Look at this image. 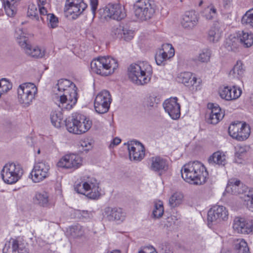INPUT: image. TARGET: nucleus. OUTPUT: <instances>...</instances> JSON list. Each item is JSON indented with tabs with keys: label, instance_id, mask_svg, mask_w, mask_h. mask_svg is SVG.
Wrapping results in <instances>:
<instances>
[{
	"label": "nucleus",
	"instance_id": "obj_1",
	"mask_svg": "<svg viewBox=\"0 0 253 253\" xmlns=\"http://www.w3.org/2000/svg\"><path fill=\"white\" fill-rule=\"evenodd\" d=\"M181 173L185 181L194 185L203 184L208 176L206 168L199 161L190 162L185 164L181 169Z\"/></svg>",
	"mask_w": 253,
	"mask_h": 253
},
{
	"label": "nucleus",
	"instance_id": "obj_2",
	"mask_svg": "<svg viewBox=\"0 0 253 253\" xmlns=\"http://www.w3.org/2000/svg\"><path fill=\"white\" fill-rule=\"evenodd\" d=\"M152 74L151 66L145 61L138 64H132L128 68L129 79L137 85H143L148 83L150 80Z\"/></svg>",
	"mask_w": 253,
	"mask_h": 253
},
{
	"label": "nucleus",
	"instance_id": "obj_3",
	"mask_svg": "<svg viewBox=\"0 0 253 253\" xmlns=\"http://www.w3.org/2000/svg\"><path fill=\"white\" fill-rule=\"evenodd\" d=\"M82 181L76 185L75 190L90 199H97L101 195L99 183L93 177L83 176Z\"/></svg>",
	"mask_w": 253,
	"mask_h": 253
},
{
	"label": "nucleus",
	"instance_id": "obj_4",
	"mask_svg": "<svg viewBox=\"0 0 253 253\" xmlns=\"http://www.w3.org/2000/svg\"><path fill=\"white\" fill-rule=\"evenodd\" d=\"M118 67L117 61L110 57H100L90 63L92 71L101 76H107L114 73Z\"/></svg>",
	"mask_w": 253,
	"mask_h": 253
},
{
	"label": "nucleus",
	"instance_id": "obj_5",
	"mask_svg": "<svg viewBox=\"0 0 253 253\" xmlns=\"http://www.w3.org/2000/svg\"><path fill=\"white\" fill-rule=\"evenodd\" d=\"M23 170L19 164L8 163L3 167L1 176L3 181L8 184L17 182L22 177Z\"/></svg>",
	"mask_w": 253,
	"mask_h": 253
},
{
	"label": "nucleus",
	"instance_id": "obj_6",
	"mask_svg": "<svg viewBox=\"0 0 253 253\" xmlns=\"http://www.w3.org/2000/svg\"><path fill=\"white\" fill-rule=\"evenodd\" d=\"M84 115L77 112L74 113L64 121L67 130L70 133L76 134H83L88 130L90 123H86L83 126L81 121L84 120Z\"/></svg>",
	"mask_w": 253,
	"mask_h": 253
},
{
	"label": "nucleus",
	"instance_id": "obj_7",
	"mask_svg": "<svg viewBox=\"0 0 253 253\" xmlns=\"http://www.w3.org/2000/svg\"><path fill=\"white\" fill-rule=\"evenodd\" d=\"M37 91V88L34 84L27 83L20 85L17 90L19 102L24 107L29 106L35 99Z\"/></svg>",
	"mask_w": 253,
	"mask_h": 253
},
{
	"label": "nucleus",
	"instance_id": "obj_8",
	"mask_svg": "<svg viewBox=\"0 0 253 253\" xmlns=\"http://www.w3.org/2000/svg\"><path fill=\"white\" fill-rule=\"evenodd\" d=\"M133 7L135 16L142 21L151 19L155 13V9L150 0H138Z\"/></svg>",
	"mask_w": 253,
	"mask_h": 253
},
{
	"label": "nucleus",
	"instance_id": "obj_9",
	"mask_svg": "<svg viewBox=\"0 0 253 253\" xmlns=\"http://www.w3.org/2000/svg\"><path fill=\"white\" fill-rule=\"evenodd\" d=\"M250 127L245 122L235 121L228 127L230 136L238 141L246 140L250 136Z\"/></svg>",
	"mask_w": 253,
	"mask_h": 253
},
{
	"label": "nucleus",
	"instance_id": "obj_10",
	"mask_svg": "<svg viewBox=\"0 0 253 253\" xmlns=\"http://www.w3.org/2000/svg\"><path fill=\"white\" fill-rule=\"evenodd\" d=\"M228 217V211L226 208L220 205L212 206L208 212V226L213 223H219L222 221H225Z\"/></svg>",
	"mask_w": 253,
	"mask_h": 253
},
{
	"label": "nucleus",
	"instance_id": "obj_11",
	"mask_svg": "<svg viewBox=\"0 0 253 253\" xmlns=\"http://www.w3.org/2000/svg\"><path fill=\"white\" fill-rule=\"evenodd\" d=\"M87 7V4L83 0H67L64 12L66 16H71L75 19L80 16Z\"/></svg>",
	"mask_w": 253,
	"mask_h": 253
},
{
	"label": "nucleus",
	"instance_id": "obj_12",
	"mask_svg": "<svg viewBox=\"0 0 253 253\" xmlns=\"http://www.w3.org/2000/svg\"><path fill=\"white\" fill-rule=\"evenodd\" d=\"M49 165L44 162H38L34 165L31 176L33 182H40L49 175Z\"/></svg>",
	"mask_w": 253,
	"mask_h": 253
},
{
	"label": "nucleus",
	"instance_id": "obj_13",
	"mask_svg": "<svg viewBox=\"0 0 253 253\" xmlns=\"http://www.w3.org/2000/svg\"><path fill=\"white\" fill-rule=\"evenodd\" d=\"M82 165V159L74 154H67L62 157L57 163L59 168L66 169H77Z\"/></svg>",
	"mask_w": 253,
	"mask_h": 253
},
{
	"label": "nucleus",
	"instance_id": "obj_14",
	"mask_svg": "<svg viewBox=\"0 0 253 253\" xmlns=\"http://www.w3.org/2000/svg\"><path fill=\"white\" fill-rule=\"evenodd\" d=\"M105 16L120 21L124 19L126 13L124 7L118 3H108L103 9Z\"/></svg>",
	"mask_w": 253,
	"mask_h": 253
},
{
	"label": "nucleus",
	"instance_id": "obj_15",
	"mask_svg": "<svg viewBox=\"0 0 253 253\" xmlns=\"http://www.w3.org/2000/svg\"><path fill=\"white\" fill-rule=\"evenodd\" d=\"M233 229L238 233L250 234L253 231V221L236 217L233 221Z\"/></svg>",
	"mask_w": 253,
	"mask_h": 253
},
{
	"label": "nucleus",
	"instance_id": "obj_16",
	"mask_svg": "<svg viewBox=\"0 0 253 253\" xmlns=\"http://www.w3.org/2000/svg\"><path fill=\"white\" fill-rule=\"evenodd\" d=\"M70 92L59 94L60 101L58 106L63 110H71L76 104L78 100L77 90H71Z\"/></svg>",
	"mask_w": 253,
	"mask_h": 253
},
{
	"label": "nucleus",
	"instance_id": "obj_17",
	"mask_svg": "<svg viewBox=\"0 0 253 253\" xmlns=\"http://www.w3.org/2000/svg\"><path fill=\"white\" fill-rule=\"evenodd\" d=\"M177 81L185 84L193 92L200 89V82H197V78L193 77L191 72H185L179 74L177 77Z\"/></svg>",
	"mask_w": 253,
	"mask_h": 253
},
{
	"label": "nucleus",
	"instance_id": "obj_18",
	"mask_svg": "<svg viewBox=\"0 0 253 253\" xmlns=\"http://www.w3.org/2000/svg\"><path fill=\"white\" fill-rule=\"evenodd\" d=\"M128 150L130 160L140 161L145 156V148L143 145L138 141H131L128 143Z\"/></svg>",
	"mask_w": 253,
	"mask_h": 253
},
{
	"label": "nucleus",
	"instance_id": "obj_19",
	"mask_svg": "<svg viewBox=\"0 0 253 253\" xmlns=\"http://www.w3.org/2000/svg\"><path fill=\"white\" fill-rule=\"evenodd\" d=\"M174 55V49L172 45L169 43L163 44L155 55V60L158 65H164L165 61Z\"/></svg>",
	"mask_w": 253,
	"mask_h": 253
},
{
	"label": "nucleus",
	"instance_id": "obj_20",
	"mask_svg": "<svg viewBox=\"0 0 253 253\" xmlns=\"http://www.w3.org/2000/svg\"><path fill=\"white\" fill-rule=\"evenodd\" d=\"M248 190V187L244 185L239 180L235 178L229 180L226 187V191L233 195L243 196Z\"/></svg>",
	"mask_w": 253,
	"mask_h": 253
},
{
	"label": "nucleus",
	"instance_id": "obj_21",
	"mask_svg": "<svg viewBox=\"0 0 253 253\" xmlns=\"http://www.w3.org/2000/svg\"><path fill=\"white\" fill-rule=\"evenodd\" d=\"M111 102L112 98L110 92L105 90L101 91L97 95L94 100L95 111H97V108L99 109L100 106H101L103 109L108 111Z\"/></svg>",
	"mask_w": 253,
	"mask_h": 253
},
{
	"label": "nucleus",
	"instance_id": "obj_22",
	"mask_svg": "<svg viewBox=\"0 0 253 253\" xmlns=\"http://www.w3.org/2000/svg\"><path fill=\"white\" fill-rule=\"evenodd\" d=\"M199 17L196 12L194 10L188 11L185 12L181 21L182 26L188 30L192 29L198 24Z\"/></svg>",
	"mask_w": 253,
	"mask_h": 253
},
{
	"label": "nucleus",
	"instance_id": "obj_23",
	"mask_svg": "<svg viewBox=\"0 0 253 253\" xmlns=\"http://www.w3.org/2000/svg\"><path fill=\"white\" fill-rule=\"evenodd\" d=\"M104 217L109 221H123L125 213L121 208L107 207L104 210Z\"/></svg>",
	"mask_w": 253,
	"mask_h": 253
},
{
	"label": "nucleus",
	"instance_id": "obj_24",
	"mask_svg": "<svg viewBox=\"0 0 253 253\" xmlns=\"http://www.w3.org/2000/svg\"><path fill=\"white\" fill-rule=\"evenodd\" d=\"M150 169L161 174L168 169L167 161L160 157H153L151 158Z\"/></svg>",
	"mask_w": 253,
	"mask_h": 253
},
{
	"label": "nucleus",
	"instance_id": "obj_25",
	"mask_svg": "<svg viewBox=\"0 0 253 253\" xmlns=\"http://www.w3.org/2000/svg\"><path fill=\"white\" fill-rule=\"evenodd\" d=\"M220 97L226 100H232L238 98L241 94V90L234 86L231 88L225 86L219 90Z\"/></svg>",
	"mask_w": 253,
	"mask_h": 253
},
{
	"label": "nucleus",
	"instance_id": "obj_26",
	"mask_svg": "<svg viewBox=\"0 0 253 253\" xmlns=\"http://www.w3.org/2000/svg\"><path fill=\"white\" fill-rule=\"evenodd\" d=\"M56 90L59 92H63V93H66L68 91L70 92L72 91L71 90H77V87L70 81L66 79H61L58 81L57 84L54 87V92L58 94Z\"/></svg>",
	"mask_w": 253,
	"mask_h": 253
},
{
	"label": "nucleus",
	"instance_id": "obj_27",
	"mask_svg": "<svg viewBox=\"0 0 253 253\" xmlns=\"http://www.w3.org/2000/svg\"><path fill=\"white\" fill-rule=\"evenodd\" d=\"M221 35L220 24L217 21L215 22L208 32V40L211 42H217L219 41Z\"/></svg>",
	"mask_w": 253,
	"mask_h": 253
},
{
	"label": "nucleus",
	"instance_id": "obj_28",
	"mask_svg": "<svg viewBox=\"0 0 253 253\" xmlns=\"http://www.w3.org/2000/svg\"><path fill=\"white\" fill-rule=\"evenodd\" d=\"M236 35L239 38L241 44L245 47L251 46L253 44V34L251 32H246L244 31H238Z\"/></svg>",
	"mask_w": 253,
	"mask_h": 253
},
{
	"label": "nucleus",
	"instance_id": "obj_29",
	"mask_svg": "<svg viewBox=\"0 0 253 253\" xmlns=\"http://www.w3.org/2000/svg\"><path fill=\"white\" fill-rule=\"evenodd\" d=\"M15 36L17 42L24 51L26 50L27 48L30 47L31 44H30L29 39L26 36V34L20 28L16 29Z\"/></svg>",
	"mask_w": 253,
	"mask_h": 253
},
{
	"label": "nucleus",
	"instance_id": "obj_30",
	"mask_svg": "<svg viewBox=\"0 0 253 253\" xmlns=\"http://www.w3.org/2000/svg\"><path fill=\"white\" fill-rule=\"evenodd\" d=\"M209 162L211 164L224 166L226 164V156L222 152L217 151L210 157Z\"/></svg>",
	"mask_w": 253,
	"mask_h": 253
},
{
	"label": "nucleus",
	"instance_id": "obj_31",
	"mask_svg": "<svg viewBox=\"0 0 253 253\" xmlns=\"http://www.w3.org/2000/svg\"><path fill=\"white\" fill-rule=\"evenodd\" d=\"M3 5L8 16L13 17L15 15L17 12V0H3Z\"/></svg>",
	"mask_w": 253,
	"mask_h": 253
},
{
	"label": "nucleus",
	"instance_id": "obj_32",
	"mask_svg": "<svg viewBox=\"0 0 253 253\" xmlns=\"http://www.w3.org/2000/svg\"><path fill=\"white\" fill-rule=\"evenodd\" d=\"M235 253H250L247 243L243 239L234 240Z\"/></svg>",
	"mask_w": 253,
	"mask_h": 253
},
{
	"label": "nucleus",
	"instance_id": "obj_33",
	"mask_svg": "<svg viewBox=\"0 0 253 253\" xmlns=\"http://www.w3.org/2000/svg\"><path fill=\"white\" fill-rule=\"evenodd\" d=\"M224 112H210L206 114L207 122L210 124L216 125L224 117Z\"/></svg>",
	"mask_w": 253,
	"mask_h": 253
},
{
	"label": "nucleus",
	"instance_id": "obj_34",
	"mask_svg": "<svg viewBox=\"0 0 253 253\" xmlns=\"http://www.w3.org/2000/svg\"><path fill=\"white\" fill-rule=\"evenodd\" d=\"M163 107L165 111H180V106L177 103V97H171L166 99L163 103Z\"/></svg>",
	"mask_w": 253,
	"mask_h": 253
},
{
	"label": "nucleus",
	"instance_id": "obj_35",
	"mask_svg": "<svg viewBox=\"0 0 253 253\" xmlns=\"http://www.w3.org/2000/svg\"><path fill=\"white\" fill-rule=\"evenodd\" d=\"M240 43V39L237 35H230L226 40L225 47L228 50L235 51Z\"/></svg>",
	"mask_w": 253,
	"mask_h": 253
},
{
	"label": "nucleus",
	"instance_id": "obj_36",
	"mask_svg": "<svg viewBox=\"0 0 253 253\" xmlns=\"http://www.w3.org/2000/svg\"><path fill=\"white\" fill-rule=\"evenodd\" d=\"M25 52L27 55L35 58H43L45 55L44 49L42 50L38 46L33 47L31 45L26 48Z\"/></svg>",
	"mask_w": 253,
	"mask_h": 253
},
{
	"label": "nucleus",
	"instance_id": "obj_37",
	"mask_svg": "<svg viewBox=\"0 0 253 253\" xmlns=\"http://www.w3.org/2000/svg\"><path fill=\"white\" fill-rule=\"evenodd\" d=\"M244 204L251 211H253V188L247 190L243 196L240 197Z\"/></svg>",
	"mask_w": 253,
	"mask_h": 253
},
{
	"label": "nucleus",
	"instance_id": "obj_38",
	"mask_svg": "<svg viewBox=\"0 0 253 253\" xmlns=\"http://www.w3.org/2000/svg\"><path fill=\"white\" fill-rule=\"evenodd\" d=\"M244 73L245 69L243 68L242 62L241 61H238L230 71L229 75L233 76L234 78L240 79L244 76Z\"/></svg>",
	"mask_w": 253,
	"mask_h": 253
},
{
	"label": "nucleus",
	"instance_id": "obj_39",
	"mask_svg": "<svg viewBox=\"0 0 253 253\" xmlns=\"http://www.w3.org/2000/svg\"><path fill=\"white\" fill-rule=\"evenodd\" d=\"M50 120L55 127H60L63 120L62 112H52L50 115Z\"/></svg>",
	"mask_w": 253,
	"mask_h": 253
},
{
	"label": "nucleus",
	"instance_id": "obj_40",
	"mask_svg": "<svg viewBox=\"0 0 253 253\" xmlns=\"http://www.w3.org/2000/svg\"><path fill=\"white\" fill-rule=\"evenodd\" d=\"M18 248V241L11 239L7 242L2 250L3 253H15L16 250Z\"/></svg>",
	"mask_w": 253,
	"mask_h": 253
},
{
	"label": "nucleus",
	"instance_id": "obj_41",
	"mask_svg": "<svg viewBox=\"0 0 253 253\" xmlns=\"http://www.w3.org/2000/svg\"><path fill=\"white\" fill-rule=\"evenodd\" d=\"M48 194L44 191L37 193L35 195V200L37 203L42 207H47L48 205Z\"/></svg>",
	"mask_w": 253,
	"mask_h": 253
},
{
	"label": "nucleus",
	"instance_id": "obj_42",
	"mask_svg": "<svg viewBox=\"0 0 253 253\" xmlns=\"http://www.w3.org/2000/svg\"><path fill=\"white\" fill-rule=\"evenodd\" d=\"M241 23L244 25L253 27V8L247 11L243 16Z\"/></svg>",
	"mask_w": 253,
	"mask_h": 253
},
{
	"label": "nucleus",
	"instance_id": "obj_43",
	"mask_svg": "<svg viewBox=\"0 0 253 253\" xmlns=\"http://www.w3.org/2000/svg\"><path fill=\"white\" fill-rule=\"evenodd\" d=\"M68 232L74 238L81 237L84 234L83 227L79 224L71 226Z\"/></svg>",
	"mask_w": 253,
	"mask_h": 253
},
{
	"label": "nucleus",
	"instance_id": "obj_44",
	"mask_svg": "<svg viewBox=\"0 0 253 253\" xmlns=\"http://www.w3.org/2000/svg\"><path fill=\"white\" fill-rule=\"evenodd\" d=\"M183 195L180 192H175L170 197L169 199V205L174 208L180 205L183 200Z\"/></svg>",
	"mask_w": 253,
	"mask_h": 253
},
{
	"label": "nucleus",
	"instance_id": "obj_45",
	"mask_svg": "<svg viewBox=\"0 0 253 253\" xmlns=\"http://www.w3.org/2000/svg\"><path fill=\"white\" fill-rule=\"evenodd\" d=\"M217 15V10L215 7L211 4L206 7L203 11V16L208 20H212Z\"/></svg>",
	"mask_w": 253,
	"mask_h": 253
},
{
	"label": "nucleus",
	"instance_id": "obj_46",
	"mask_svg": "<svg viewBox=\"0 0 253 253\" xmlns=\"http://www.w3.org/2000/svg\"><path fill=\"white\" fill-rule=\"evenodd\" d=\"M164 211L163 203L161 201L155 203L152 212L153 217L155 218H159L162 217L164 214Z\"/></svg>",
	"mask_w": 253,
	"mask_h": 253
},
{
	"label": "nucleus",
	"instance_id": "obj_47",
	"mask_svg": "<svg viewBox=\"0 0 253 253\" xmlns=\"http://www.w3.org/2000/svg\"><path fill=\"white\" fill-rule=\"evenodd\" d=\"M38 5L34 3H30L28 6L27 14L33 19L39 20V10H38Z\"/></svg>",
	"mask_w": 253,
	"mask_h": 253
},
{
	"label": "nucleus",
	"instance_id": "obj_48",
	"mask_svg": "<svg viewBox=\"0 0 253 253\" xmlns=\"http://www.w3.org/2000/svg\"><path fill=\"white\" fill-rule=\"evenodd\" d=\"M211 51L208 49L203 50L199 55L198 60L201 62H207L210 60Z\"/></svg>",
	"mask_w": 253,
	"mask_h": 253
},
{
	"label": "nucleus",
	"instance_id": "obj_49",
	"mask_svg": "<svg viewBox=\"0 0 253 253\" xmlns=\"http://www.w3.org/2000/svg\"><path fill=\"white\" fill-rule=\"evenodd\" d=\"M47 19L49 21V26L51 28H55L58 26L59 23L58 18L53 13L47 14Z\"/></svg>",
	"mask_w": 253,
	"mask_h": 253
},
{
	"label": "nucleus",
	"instance_id": "obj_50",
	"mask_svg": "<svg viewBox=\"0 0 253 253\" xmlns=\"http://www.w3.org/2000/svg\"><path fill=\"white\" fill-rule=\"evenodd\" d=\"M76 214L78 215V217L83 219H91L93 217L92 212L88 211H77Z\"/></svg>",
	"mask_w": 253,
	"mask_h": 253
},
{
	"label": "nucleus",
	"instance_id": "obj_51",
	"mask_svg": "<svg viewBox=\"0 0 253 253\" xmlns=\"http://www.w3.org/2000/svg\"><path fill=\"white\" fill-rule=\"evenodd\" d=\"M134 36V32L132 30L125 28L123 32V37L124 40L126 41H129L131 40Z\"/></svg>",
	"mask_w": 253,
	"mask_h": 253
},
{
	"label": "nucleus",
	"instance_id": "obj_52",
	"mask_svg": "<svg viewBox=\"0 0 253 253\" xmlns=\"http://www.w3.org/2000/svg\"><path fill=\"white\" fill-rule=\"evenodd\" d=\"M125 29L124 27L121 26L114 29L113 32L118 38H122L123 37V32Z\"/></svg>",
	"mask_w": 253,
	"mask_h": 253
},
{
	"label": "nucleus",
	"instance_id": "obj_53",
	"mask_svg": "<svg viewBox=\"0 0 253 253\" xmlns=\"http://www.w3.org/2000/svg\"><path fill=\"white\" fill-rule=\"evenodd\" d=\"M80 144L83 150L85 151H88L92 148L91 143L88 140H82Z\"/></svg>",
	"mask_w": 253,
	"mask_h": 253
},
{
	"label": "nucleus",
	"instance_id": "obj_54",
	"mask_svg": "<svg viewBox=\"0 0 253 253\" xmlns=\"http://www.w3.org/2000/svg\"><path fill=\"white\" fill-rule=\"evenodd\" d=\"M91 9L93 17L95 15L96 10L97 8L98 2V0H89Z\"/></svg>",
	"mask_w": 253,
	"mask_h": 253
},
{
	"label": "nucleus",
	"instance_id": "obj_55",
	"mask_svg": "<svg viewBox=\"0 0 253 253\" xmlns=\"http://www.w3.org/2000/svg\"><path fill=\"white\" fill-rule=\"evenodd\" d=\"M15 253H29V252L23 244L18 242V248L16 250Z\"/></svg>",
	"mask_w": 253,
	"mask_h": 253
},
{
	"label": "nucleus",
	"instance_id": "obj_56",
	"mask_svg": "<svg viewBox=\"0 0 253 253\" xmlns=\"http://www.w3.org/2000/svg\"><path fill=\"white\" fill-rule=\"evenodd\" d=\"M138 253H157V252L153 247H148L140 250Z\"/></svg>",
	"mask_w": 253,
	"mask_h": 253
},
{
	"label": "nucleus",
	"instance_id": "obj_57",
	"mask_svg": "<svg viewBox=\"0 0 253 253\" xmlns=\"http://www.w3.org/2000/svg\"><path fill=\"white\" fill-rule=\"evenodd\" d=\"M207 107L209 110H211V111H213V110H218L219 111H221V110L218 104L216 103H208L207 105Z\"/></svg>",
	"mask_w": 253,
	"mask_h": 253
},
{
	"label": "nucleus",
	"instance_id": "obj_58",
	"mask_svg": "<svg viewBox=\"0 0 253 253\" xmlns=\"http://www.w3.org/2000/svg\"><path fill=\"white\" fill-rule=\"evenodd\" d=\"M155 97L154 96H150L149 97L148 99V102H150L149 104H147L148 106L155 107L157 106V103H155Z\"/></svg>",
	"mask_w": 253,
	"mask_h": 253
},
{
	"label": "nucleus",
	"instance_id": "obj_59",
	"mask_svg": "<svg viewBox=\"0 0 253 253\" xmlns=\"http://www.w3.org/2000/svg\"><path fill=\"white\" fill-rule=\"evenodd\" d=\"M167 113L173 120H177L180 116V112H167Z\"/></svg>",
	"mask_w": 253,
	"mask_h": 253
},
{
	"label": "nucleus",
	"instance_id": "obj_60",
	"mask_svg": "<svg viewBox=\"0 0 253 253\" xmlns=\"http://www.w3.org/2000/svg\"><path fill=\"white\" fill-rule=\"evenodd\" d=\"M121 139L120 138L116 137L113 139V140H112V141L111 142V143H110V144L109 145V147L113 148L115 146L118 145L119 144H120L121 143Z\"/></svg>",
	"mask_w": 253,
	"mask_h": 253
},
{
	"label": "nucleus",
	"instance_id": "obj_61",
	"mask_svg": "<svg viewBox=\"0 0 253 253\" xmlns=\"http://www.w3.org/2000/svg\"><path fill=\"white\" fill-rule=\"evenodd\" d=\"M84 121H81V125H82V126H84V124L86 125V123H90V125L89 126V127H88V130L90 128V127H91V126H92V122L91 120H90V119L86 117L85 116H84Z\"/></svg>",
	"mask_w": 253,
	"mask_h": 253
},
{
	"label": "nucleus",
	"instance_id": "obj_62",
	"mask_svg": "<svg viewBox=\"0 0 253 253\" xmlns=\"http://www.w3.org/2000/svg\"><path fill=\"white\" fill-rule=\"evenodd\" d=\"M9 85L10 87V83L5 79H2L0 80V87L5 85Z\"/></svg>",
	"mask_w": 253,
	"mask_h": 253
},
{
	"label": "nucleus",
	"instance_id": "obj_63",
	"mask_svg": "<svg viewBox=\"0 0 253 253\" xmlns=\"http://www.w3.org/2000/svg\"><path fill=\"white\" fill-rule=\"evenodd\" d=\"M39 12L42 15H46L47 14V10L44 7H40V4H38Z\"/></svg>",
	"mask_w": 253,
	"mask_h": 253
},
{
	"label": "nucleus",
	"instance_id": "obj_64",
	"mask_svg": "<svg viewBox=\"0 0 253 253\" xmlns=\"http://www.w3.org/2000/svg\"><path fill=\"white\" fill-rule=\"evenodd\" d=\"M12 88V84H10V87L9 85H5L0 87V90L2 92H6Z\"/></svg>",
	"mask_w": 253,
	"mask_h": 253
}]
</instances>
